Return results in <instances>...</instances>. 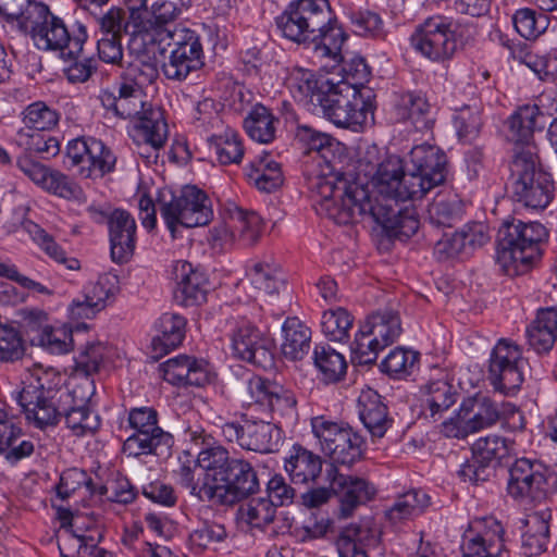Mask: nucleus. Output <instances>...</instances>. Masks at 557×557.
Instances as JSON below:
<instances>
[{
    "label": "nucleus",
    "mask_w": 557,
    "mask_h": 557,
    "mask_svg": "<svg viewBox=\"0 0 557 557\" xmlns=\"http://www.w3.org/2000/svg\"><path fill=\"white\" fill-rule=\"evenodd\" d=\"M356 174L330 173L319 176L313 184L320 203L335 223L346 225L368 218L381 225L391 236L409 238L419 228L408 199L422 198L409 188L410 173L404 172L397 156L380 160L376 146H369L357 162Z\"/></svg>",
    "instance_id": "obj_1"
},
{
    "label": "nucleus",
    "mask_w": 557,
    "mask_h": 557,
    "mask_svg": "<svg viewBox=\"0 0 557 557\" xmlns=\"http://www.w3.org/2000/svg\"><path fill=\"white\" fill-rule=\"evenodd\" d=\"M94 391L86 392L82 386L72 391L54 389L46 386L41 377L36 384L30 383L18 393L17 403L25 413L26 420L36 428L58 423L60 416H64L65 423L76 436L92 434L100 426V418L88 407Z\"/></svg>",
    "instance_id": "obj_2"
},
{
    "label": "nucleus",
    "mask_w": 557,
    "mask_h": 557,
    "mask_svg": "<svg viewBox=\"0 0 557 557\" xmlns=\"http://www.w3.org/2000/svg\"><path fill=\"white\" fill-rule=\"evenodd\" d=\"M280 34L298 45L311 46L321 61L330 58L338 63L346 34L337 24L329 0H293L275 17Z\"/></svg>",
    "instance_id": "obj_3"
},
{
    "label": "nucleus",
    "mask_w": 557,
    "mask_h": 557,
    "mask_svg": "<svg viewBox=\"0 0 557 557\" xmlns=\"http://www.w3.org/2000/svg\"><path fill=\"white\" fill-rule=\"evenodd\" d=\"M190 438L203 447L198 454L200 468L212 465V494L214 505H234L259 491L260 483L252 465L242 458H232L222 445L212 443L203 430L193 431Z\"/></svg>",
    "instance_id": "obj_4"
},
{
    "label": "nucleus",
    "mask_w": 557,
    "mask_h": 557,
    "mask_svg": "<svg viewBox=\"0 0 557 557\" xmlns=\"http://www.w3.org/2000/svg\"><path fill=\"white\" fill-rule=\"evenodd\" d=\"M547 237L539 222H505L498 231L496 262L507 275H520L542 256V244Z\"/></svg>",
    "instance_id": "obj_5"
},
{
    "label": "nucleus",
    "mask_w": 557,
    "mask_h": 557,
    "mask_svg": "<svg viewBox=\"0 0 557 557\" xmlns=\"http://www.w3.org/2000/svg\"><path fill=\"white\" fill-rule=\"evenodd\" d=\"M29 34L39 50L55 51L60 57H75L83 53L87 40L86 27L77 23L69 28L64 21L54 15L46 4L32 7L27 22L21 28Z\"/></svg>",
    "instance_id": "obj_6"
},
{
    "label": "nucleus",
    "mask_w": 557,
    "mask_h": 557,
    "mask_svg": "<svg viewBox=\"0 0 557 557\" xmlns=\"http://www.w3.org/2000/svg\"><path fill=\"white\" fill-rule=\"evenodd\" d=\"M512 198L531 209H544L553 199L554 183L537 162V149L528 146L518 150L510 166Z\"/></svg>",
    "instance_id": "obj_7"
},
{
    "label": "nucleus",
    "mask_w": 557,
    "mask_h": 557,
    "mask_svg": "<svg viewBox=\"0 0 557 557\" xmlns=\"http://www.w3.org/2000/svg\"><path fill=\"white\" fill-rule=\"evenodd\" d=\"M117 116L135 119V132L152 148H163L168 139V124L163 111L145 100L143 90L132 82L119 87Z\"/></svg>",
    "instance_id": "obj_8"
},
{
    "label": "nucleus",
    "mask_w": 557,
    "mask_h": 557,
    "mask_svg": "<svg viewBox=\"0 0 557 557\" xmlns=\"http://www.w3.org/2000/svg\"><path fill=\"white\" fill-rule=\"evenodd\" d=\"M345 89L318 98L324 116L336 126L360 131L374 123V94L372 89ZM320 97V95H318Z\"/></svg>",
    "instance_id": "obj_9"
},
{
    "label": "nucleus",
    "mask_w": 557,
    "mask_h": 557,
    "mask_svg": "<svg viewBox=\"0 0 557 557\" xmlns=\"http://www.w3.org/2000/svg\"><path fill=\"white\" fill-rule=\"evenodd\" d=\"M133 433L124 441L123 451L132 457L162 456L170 453L173 437L158 425V413L151 407L133 408L128 412Z\"/></svg>",
    "instance_id": "obj_10"
},
{
    "label": "nucleus",
    "mask_w": 557,
    "mask_h": 557,
    "mask_svg": "<svg viewBox=\"0 0 557 557\" xmlns=\"http://www.w3.org/2000/svg\"><path fill=\"white\" fill-rule=\"evenodd\" d=\"M160 213L173 237L178 226H203L213 216L208 196L196 186H185L178 195H171L169 201L161 200Z\"/></svg>",
    "instance_id": "obj_11"
},
{
    "label": "nucleus",
    "mask_w": 557,
    "mask_h": 557,
    "mask_svg": "<svg viewBox=\"0 0 557 557\" xmlns=\"http://www.w3.org/2000/svg\"><path fill=\"white\" fill-rule=\"evenodd\" d=\"M311 426L330 465L350 467L361 458L362 440L349 425L315 417Z\"/></svg>",
    "instance_id": "obj_12"
},
{
    "label": "nucleus",
    "mask_w": 557,
    "mask_h": 557,
    "mask_svg": "<svg viewBox=\"0 0 557 557\" xmlns=\"http://www.w3.org/2000/svg\"><path fill=\"white\" fill-rule=\"evenodd\" d=\"M550 471L537 459L517 458L509 468L508 494L528 506L542 505L550 491Z\"/></svg>",
    "instance_id": "obj_13"
},
{
    "label": "nucleus",
    "mask_w": 557,
    "mask_h": 557,
    "mask_svg": "<svg viewBox=\"0 0 557 557\" xmlns=\"http://www.w3.org/2000/svg\"><path fill=\"white\" fill-rule=\"evenodd\" d=\"M525 367L520 347L508 339H499L491 354L488 380L496 391L513 394L524 381Z\"/></svg>",
    "instance_id": "obj_14"
},
{
    "label": "nucleus",
    "mask_w": 557,
    "mask_h": 557,
    "mask_svg": "<svg viewBox=\"0 0 557 557\" xmlns=\"http://www.w3.org/2000/svg\"><path fill=\"white\" fill-rule=\"evenodd\" d=\"M411 45L433 62L449 60L457 50L451 20L443 15L428 17L412 34Z\"/></svg>",
    "instance_id": "obj_15"
},
{
    "label": "nucleus",
    "mask_w": 557,
    "mask_h": 557,
    "mask_svg": "<svg viewBox=\"0 0 557 557\" xmlns=\"http://www.w3.org/2000/svg\"><path fill=\"white\" fill-rule=\"evenodd\" d=\"M174 48L162 64L163 75L171 81L182 82L203 65L202 46L199 36L188 28L175 26L168 30Z\"/></svg>",
    "instance_id": "obj_16"
},
{
    "label": "nucleus",
    "mask_w": 557,
    "mask_h": 557,
    "mask_svg": "<svg viewBox=\"0 0 557 557\" xmlns=\"http://www.w3.org/2000/svg\"><path fill=\"white\" fill-rule=\"evenodd\" d=\"M411 164L409 188L416 189L422 197L435 186L444 183L447 172V159L442 149L429 144L414 146L409 153Z\"/></svg>",
    "instance_id": "obj_17"
},
{
    "label": "nucleus",
    "mask_w": 557,
    "mask_h": 557,
    "mask_svg": "<svg viewBox=\"0 0 557 557\" xmlns=\"http://www.w3.org/2000/svg\"><path fill=\"white\" fill-rule=\"evenodd\" d=\"M325 479L332 493L339 498L342 518L350 517L361 504L371 500L376 493V488L369 481L345 473L334 465L326 467Z\"/></svg>",
    "instance_id": "obj_18"
},
{
    "label": "nucleus",
    "mask_w": 557,
    "mask_h": 557,
    "mask_svg": "<svg viewBox=\"0 0 557 557\" xmlns=\"http://www.w3.org/2000/svg\"><path fill=\"white\" fill-rule=\"evenodd\" d=\"M273 341L250 321H239L232 333V349L236 358L257 367L273 364Z\"/></svg>",
    "instance_id": "obj_19"
},
{
    "label": "nucleus",
    "mask_w": 557,
    "mask_h": 557,
    "mask_svg": "<svg viewBox=\"0 0 557 557\" xmlns=\"http://www.w3.org/2000/svg\"><path fill=\"white\" fill-rule=\"evenodd\" d=\"M132 34L161 28L174 22L182 13L171 0H127Z\"/></svg>",
    "instance_id": "obj_20"
},
{
    "label": "nucleus",
    "mask_w": 557,
    "mask_h": 557,
    "mask_svg": "<svg viewBox=\"0 0 557 557\" xmlns=\"http://www.w3.org/2000/svg\"><path fill=\"white\" fill-rule=\"evenodd\" d=\"M111 258L125 263L134 253L136 245V222L129 212L115 209L108 218Z\"/></svg>",
    "instance_id": "obj_21"
},
{
    "label": "nucleus",
    "mask_w": 557,
    "mask_h": 557,
    "mask_svg": "<svg viewBox=\"0 0 557 557\" xmlns=\"http://www.w3.org/2000/svg\"><path fill=\"white\" fill-rule=\"evenodd\" d=\"M298 140L305 146L306 153L314 154L313 160L319 164H324L319 173L310 178V188L317 195L313 187L314 181L324 175L326 172L341 173L335 170L333 159L335 158V149L338 143L325 133L318 132L309 126H299L297 131Z\"/></svg>",
    "instance_id": "obj_22"
},
{
    "label": "nucleus",
    "mask_w": 557,
    "mask_h": 557,
    "mask_svg": "<svg viewBox=\"0 0 557 557\" xmlns=\"http://www.w3.org/2000/svg\"><path fill=\"white\" fill-rule=\"evenodd\" d=\"M174 276L176 281L174 298L178 304L189 307L206 300L208 280L191 263L177 261L174 265Z\"/></svg>",
    "instance_id": "obj_23"
},
{
    "label": "nucleus",
    "mask_w": 557,
    "mask_h": 557,
    "mask_svg": "<svg viewBox=\"0 0 557 557\" xmlns=\"http://www.w3.org/2000/svg\"><path fill=\"white\" fill-rule=\"evenodd\" d=\"M207 362L189 356L171 358L160 366L163 379L173 385L201 386L209 381Z\"/></svg>",
    "instance_id": "obj_24"
},
{
    "label": "nucleus",
    "mask_w": 557,
    "mask_h": 557,
    "mask_svg": "<svg viewBox=\"0 0 557 557\" xmlns=\"http://www.w3.org/2000/svg\"><path fill=\"white\" fill-rule=\"evenodd\" d=\"M380 532L371 520L345 527L336 541L339 557H368L364 547L379 543Z\"/></svg>",
    "instance_id": "obj_25"
},
{
    "label": "nucleus",
    "mask_w": 557,
    "mask_h": 557,
    "mask_svg": "<svg viewBox=\"0 0 557 557\" xmlns=\"http://www.w3.org/2000/svg\"><path fill=\"white\" fill-rule=\"evenodd\" d=\"M550 516V510L543 506L539 510L527 513L521 520V550L525 556H537L546 550Z\"/></svg>",
    "instance_id": "obj_26"
},
{
    "label": "nucleus",
    "mask_w": 557,
    "mask_h": 557,
    "mask_svg": "<svg viewBox=\"0 0 557 557\" xmlns=\"http://www.w3.org/2000/svg\"><path fill=\"white\" fill-rule=\"evenodd\" d=\"M540 108L536 104H524L519 107L508 119L509 137L517 144L515 153L528 146H535L532 143L536 129H543L545 123Z\"/></svg>",
    "instance_id": "obj_27"
},
{
    "label": "nucleus",
    "mask_w": 557,
    "mask_h": 557,
    "mask_svg": "<svg viewBox=\"0 0 557 557\" xmlns=\"http://www.w3.org/2000/svg\"><path fill=\"white\" fill-rule=\"evenodd\" d=\"M322 458L301 445H293L284 469L294 484L314 483L322 472Z\"/></svg>",
    "instance_id": "obj_28"
},
{
    "label": "nucleus",
    "mask_w": 557,
    "mask_h": 557,
    "mask_svg": "<svg viewBox=\"0 0 557 557\" xmlns=\"http://www.w3.org/2000/svg\"><path fill=\"white\" fill-rule=\"evenodd\" d=\"M359 417L373 438H382L391 428L393 420L388 417L387 407L380 395L368 389L358 399Z\"/></svg>",
    "instance_id": "obj_29"
},
{
    "label": "nucleus",
    "mask_w": 557,
    "mask_h": 557,
    "mask_svg": "<svg viewBox=\"0 0 557 557\" xmlns=\"http://www.w3.org/2000/svg\"><path fill=\"white\" fill-rule=\"evenodd\" d=\"M491 530L472 537L465 536L462 542V557H506L504 550L503 527L493 520Z\"/></svg>",
    "instance_id": "obj_30"
},
{
    "label": "nucleus",
    "mask_w": 557,
    "mask_h": 557,
    "mask_svg": "<svg viewBox=\"0 0 557 557\" xmlns=\"http://www.w3.org/2000/svg\"><path fill=\"white\" fill-rule=\"evenodd\" d=\"M460 410L468 430L472 433L495 425L502 417L498 405L484 396L468 398L461 404Z\"/></svg>",
    "instance_id": "obj_31"
},
{
    "label": "nucleus",
    "mask_w": 557,
    "mask_h": 557,
    "mask_svg": "<svg viewBox=\"0 0 557 557\" xmlns=\"http://www.w3.org/2000/svg\"><path fill=\"white\" fill-rule=\"evenodd\" d=\"M242 448L259 453L277 449L281 432L274 424L264 421H245L242 430Z\"/></svg>",
    "instance_id": "obj_32"
},
{
    "label": "nucleus",
    "mask_w": 557,
    "mask_h": 557,
    "mask_svg": "<svg viewBox=\"0 0 557 557\" xmlns=\"http://www.w3.org/2000/svg\"><path fill=\"white\" fill-rule=\"evenodd\" d=\"M432 107L421 94L407 92L396 104V114L401 121H409L419 132L430 131L433 127Z\"/></svg>",
    "instance_id": "obj_33"
},
{
    "label": "nucleus",
    "mask_w": 557,
    "mask_h": 557,
    "mask_svg": "<svg viewBox=\"0 0 557 557\" xmlns=\"http://www.w3.org/2000/svg\"><path fill=\"white\" fill-rule=\"evenodd\" d=\"M281 350L288 360H301L310 350L311 331L298 318H287L282 325Z\"/></svg>",
    "instance_id": "obj_34"
},
{
    "label": "nucleus",
    "mask_w": 557,
    "mask_h": 557,
    "mask_svg": "<svg viewBox=\"0 0 557 557\" xmlns=\"http://www.w3.org/2000/svg\"><path fill=\"white\" fill-rule=\"evenodd\" d=\"M527 337L535 351H549L557 339V309H541L536 319L527 329Z\"/></svg>",
    "instance_id": "obj_35"
},
{
    "label": "nucleus",
    "mask_w": 557,
    "mask_h": 557,
    "mask_svg": "<svg viewBox=\"0 0 557 557\" xmlns=\"http://www.w3.org/2000/svg\"><path fill=\"white\" fill-rule=\"evenodd\" d=\"M252 287L258 294L274 296L286 288L281 267L273 261H256L247 271Z\"/></svg>",
    "instance_id": "obj_36"
},
{
    "label": "nucleus",
    "mask_w": 557,
    "mask_h": 557,
    "mask_svg": "<svg viewBox=\"0 0 557 557\" xmlns=\"http://www.w3.org/2000/svg\"><path fill=\"white\" fill-rule=\"evenodd\" d=\"M246 177L250 184L264 193H271L283 183L281 166L268 153L258 156L246 168Z\"/></svg>",
    "instance_id": "obj_37"
},
{
    "label": "nucleus",
    "mask_w": 557,
    "mask_h": 557,
    "mask_svg": "<svg viewBox=\"0 0 557 557\" xmlns=\"http://www.w3.org/2000/svg\"><path fill=\"white\" fill-rule=\"evenodd\" d=\"M486 236L481 230L460 231L453 234H444L435 244V255L441 259L455 258L468 255L476 247L486 242Z\"/></svg>",
    "instance_id": "obj_38"
},
{
    "label": "nucleus",
    "mask_w": 557,
    "mask_h": 557,
    "mask_svg": "<svg viewBox=\"0 0 557 557\" xmlns=\"http://www.w3.org/2000/svg\"><path fill=\"white\" fill-rule=\"evenodd\" d=\"M186 320L177 313H164L157 323L152 339L153 351L163 355L176 348L185 336Z\"/></svg>",
    "instance_id": "obj_39"
},
{
    "label": "nucleus",
    "mask_w": 557,
    "mask_h": 557,
    "mask_svg": "<svg viewBox=\"0 0 557 557\" xmlns=\"http://www.w3.org/2000/svg\"><path fill=\"white\" fill-rule=\"evenodd\" d=\"M22 434L13 418H9L5 411L0 410V453L7 451L5 458L14 463L28 457L34 451V444L30 441H22L18 445L14 443Z\"/></svg>",
    "instance_id": "obj_40"
},
{
    "label": "nucleus",
    "mask_w": 557,
    "mask_h": 557,
    "mask_svg": "<svg viewBox=\"0 0 557 557\" xmlns=\"http://www.w3.org/2000/svg\"><path fill=\"white\" fill-rule=\"evenodd\" d=\"M360 326L384 348L393 344L401 333L399 315L389 309L371 314Z\"/></svg>",
    "instance_id": "obj_41"
},
{
    "label": "nucleus",
    "mask_w": 557,
    "mask_h": 557,
    "mask_svg": "<svg viewBox=\"0 0 557 557\" xmlns=\"http://www.w3.org/2000/svg\"><path fill=\"white\" fill-rule=\"evenodd\" d=\"M430 505V496L420 490H411L398 496L384 515L392 524L419 516Z\"/></svg>",
    "instance_id": "obj_42"
},
{
    "label": "nucleus",
    "mask_w": 557,
    "mask_h": 557,
    "mask_svg": "<svg viewBox=\"0 0 557 557\" xmlns=\"http://www.w3.org/2000/svg\"><path fill=\"white\" fill-rule=\"evenodd\" d=\"M519 441L516 438H504L496 434H491L478 438L471 446L473 458L481 463L488 465L493 460L502 459L509 455L517 454Z\"/></svg>",
    "instance_id": "obj_43"
},
{
    "label": "nucleus",
    "mask_w": 557,
    "mask_h": 557,
    "mask_svg": "<svg viewBox=\"0 0 557 557\" xmlns=\"http://www.w3.org/2000/svg\"><path fill=\"white\" fill-rule=\"evenodd\" d=\"M115 161V156L101 140L90 137L88 156L85 164H82L79 175L85 178H101L113 170Z\"/></svg>",
    "instance_id": "obj_44"
},
{
    "label": "nucleus",
    "mask_w": 557,
    "mask_h": 557,
    "mask_svg": "<svg viewBox=\"0 0 557 557\" xmlns=\"http://www.w3.org/2000/svg\"><path fill=\"white\" fill-rule=\"evenodd\" d=\"M278 120L262 104H256L244 120L248 136L261 144H268L275 137V123Z\"/></svg>",
    "instance_id": "obj_45"
},
{
    "label": "nucleus",
    "mask_w": 557,
    "mask_h": 557,
    "mask_svg": "<svg viewBox=\"0 0 557 557\" xmlns=\"http://www.w3.org/2000/svg\"><path fill=\"white\" fill-rule=\"evenodd\" d=\"M314 366L325 383L341 381L346 374L347 362L342 354L330 346H317L313 351Z\"/></svg>",
    "instance_id": "obj_46"
},
{
    "label": "nucleus",
    "mask_w": 557,
    "mask_h": 557,
    "mask_svg": "<svg viewBox=\"0 0 557 557\" xmlns=\"http://www.w3.org/2000/svg\"><path fill=\"white\" fill-rule=\"evenodd\" d=\"M462 215V205L455 196L437 195L428 207V219L437 227H453Z\"/></svg>",
    "instance_id": "obj_47"
},
{
    "label": "nucleus",
    "mask_w": 557,
    "mask_h": 557,
    "mask_svg": "<svg viewBox=\"0 0 557 557\" xmlns=\"http://www.w3.org/2000/svg\"><path fill=\"white\" fill-rule=\"evenodd\" d=\"M342 58L338 63H335L330 58H323V60H329L332 63L331 67L338 70V74L342 75V81L337 82L338 87L345 86L348 90L369 89L363 86L370 75L364 60L361 57H354L349 61H346L343 54Z\"/></svg>",
    "instance_id": "obj_48"
},
{
    "label": "nucleus",
    "mask_w": 557,
    "mask_h": 557,
    "mask_svg": "<svg viewBox=\"0 0 557 557\" xmlns=\"http://www.w3.org/2000/svg\"><path fill=\"white\" fill-rule=\"evenodd\" d=\"M240 519L252 528H264L276 515L274 500L267 497L251 498L239 507Z\"/></svg>",
    "instance_id": "obj_49"
},
{
    "label": "nucleus",
    "mask_w": 557,
    "mask_h": 557,
    "mask_svg": "<svg viewBox=\"0 0 557 557\" xmlns=\"http://www.w3.org/2000/svg\"><path fill=\"white\" fill-rule=\"evenodd\" d=\"M231 226L235 228L236 238L243 246H251L260 237L262 220L253 211L235 208L231 211Z\"/></svg>",
    "instance_id": "obj_50"
},
{
    "label": "nucleus",
    "mask_w": 557,
    "mask_h": 557,
    "mask_svg": "<svg viewBox=\"0 0 557 557\" xmlns=\"http://www.w3.org/2000/svg\"><path fill=\"white\" fill-rule=\"evenodd\" d=\"M424 396L431 417H435L455 404L457 393L447 380H435L424 386Z\"/></svg>",
    "instance_id": "obj_51"
},
{
    "label": "nucleus",
    "mask_w": 557,
    "mask_h": 557,
    "mask_svg": "<svg viewBox=\"0 0 557 557\" xmlns=\"http://www.w3.org/2000/svg\"><path fill=\"white\" fill-rule=\"evenodd\" d=\"M352 325L354 317L342 307L330 309L322 315V332L332 342H347Z\"/></svg>",
    "instance_id": "obj_52"
},
{
    "label": "nucleus",
    "mask_w": 557,
    "mask_h": 557,
    "mask_svg": "<svg viewBox=\"0 0 557 557\" xmlns=\"http://www.w3.org/2000/svg\"><path fill=\"white\" fill-rule=\"evenodd\" d=\"M210 148L214 151L218 161L223 164L239 163L244 157L242 140L236 132L227 128L224 134L213 136Z\"/></svg>",
    "instance_id": "obj_53"
},
{
    "label": "nucleus",
    "mask_w": 557,
    "mask_h": 557,
    "mask_svg": "<svg viewBox=\"0 0 557 557\" xmlns=\"http://www.w3.org/2000/svg\"><path fill=\"white\" fill-rule=\"evenodd\" d=\"M208 468H201L203 470L202 478H198L195 480L194 470L186 465H182L180 470L177 471L178 483L187 488L190 495L198 498L200 502H208L213 504V494H212V465H209Z\"/></svg>",
    "instance_id": "obj_54"
},
{
    "label": "nucleus",
    "mask_w": 557,
    "mask_h": 557,
    "mask_svg": "<svg viewBox=\"0 0 557 557\" xmlns=\"http://www.w3.org/2000/svg\"><path fill=\"white\" fill-rule=\"evenodd\" d=\"M25 228L30 234L34 242L55 262L64 264L69 270L79 269V261L75 258H70L66 252L58 245L54 239L39 225L27 222Z\"/></svg>",
    "instance_id": "obj_55"
},
{
    "label": "nucleus",
    "mask_w": 557,
    "mask_h": 557,
    "mask_svg": "<svg viewBox=\"0 0 557 557\" xmlns=\"http://www.w3.org/2000/svg\"><path fill=\"white\" fill-rule=\"evenodd\" d=\"M512 23L521 37L533 40L547 29L549 20L543 13H537L529 8H522L512 15Z\"/></svg>",
    "instance_id": "obj_56"
},
{
    "label": "nucleus",
    "mask_w": 557,
    "mask_h": 557,
    "mask_svg": "<svg viewBox=\"0 0 557 557\" xmlns=\"http://www.w3.org/2000/svg\"><path fill=\"white\" fill-rule=\"evenodd\" d=\"M40 188L66 200L83 199L81 186L64 173L50 169Z\"/></svg>",
    "instance_id": "obj_57"
},
{
    "label": "nucleus",
    "mask_w": 557,
    "mask_h": 557,
    "mask_svg": "<svg viewBox=\"0 0 557 557\" xmlns=\"http://www.w3.org/2000/svg\"><path fill=\"white\" fill-rule=\"evenodd\" d=\"M59 113L44 102H34L23 112V122L34 132L49 131L59 122Z\"/></svg>",
    "instance_id": "obj_58"
},
{
    "label": "nucleus",
    "mask_w": 557,
    "mask_h": 557,
    "mask_svg": "<svg viewBox=\"0 0 557 557\" xmlns=\"http://www.w3.org/2000/svg\"><path fill=\"white\" fill-rule=\"evenodd\" d=\"M117 292V277L110 274L101 275L97 282L87 284L82 295L95 306L103 310Z\"/></svg>",
    "instance_id": "obj_59"
},
{
    "label": "nucleus",
    "mask_w": 557,
    "mask_h": 557,
    "mask_svg": "<svg viewBox=\"0 0 557 557\" xmlns=\"http://www.w3.org/2000/svg\"><path fill=\"white\" fill-rule=\"evenodd\" d=\"M419 359L413 350L395 348L382 361V370L389 375L401 377L411 373Z\"/></svg>",
    "instance_id": "obj_60"
},
{
    "label": "nucleus",
    "mask_w": 557,
    "mask_h": 557,
    "mask_svg": "<svg viewBox=\"0 0 557 557\" xmlns=\"http://www.w3.org/2000/svg\"><path fill=\"white\" fill-rule=\"evenodd\" d=\"M354 359L360 364L373 363L384 347L360 326L350 345Z\"/></svg>",
    "instance_id": "obj_61"
},
{
    "label": "nucleus",
    "mask_w": 557,
    "mask_h": 557,
    "mask_svg": "<svg viewBox=\"0 0 557 557\" xmlns=\"http://www.w3.org/2000/svg\"><path fill=\"white\" fill-rule=\"evenodd\" d=\"M17 143L21 146H25V150L29 152L47 153L55 156L59 150V141L52 137L40 132L28 133L25 129H21L17 133Z\"/></svg>",
    "instance_id": "obj_62"
},
{
    "label": "nucleus",
    "mask_w": 557,
    "mask_h": 557,
    "mask_svg": "<svg viewBox=\"0 0 557 557\" xmlns=\"http://www.w3.org/2000/svg\"><path fill=\"white\" fill-rule=\"evenodd\" d=\"M82 485H86L89 492H95L92 481L85 471L75 468L69 469L61 474L60 482L57 485V496L65 500L79 490Z\"/></svg>",
    "instance_id": "obj_63"
},
{
    "label": "nucleus",
    "mask_w": 557,
    "mask_h": 557,
    "mask_svg": "<svg viewBox=\"0 0 557 557\" xmlns=\"http://www.w3.org/2000/svg\"><path fill=\"white\" fill-rule=\"evenodd\" d=\"M277 383L260 376H252L247 380L243 392V399L247 405H260L267 407L270 401V392H274Z\"/></svg>",
    "instance_id": "obj_64"
}]
</instances>
